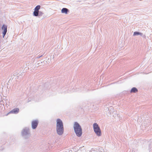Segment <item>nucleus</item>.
Wrapping results in <instances>:
<instances>
[{
  "instance_id": "nucleus-1",
  "label": "nucleus",
  "mask_w": 152,
  "mask_h": 152,
  "mask_svg": "<svg viewBox=\"0 0 152 152\" xmlns=\"http://www.w3.org/2000/svg\"><path fill=\"white\" fill-rule=\"evenodd\" d=\"M56 131L57 134L59 135H62L64 132L63 123L59 118L56 120Z\"/></svg>"
},
{
  "instance_id": "nucleus-2",
  "label": "nucleus",
  "mask_w": 152,
  "mask_h": 152,
  "mask_svg": "<svg viewBox=\"0 0 152 152\" xmlns=\"http://www.w3.org/2000/svg\"><path fill=\"white\" fill-rule=\"evenodd\" d=\"M74 132L78 137H80L82 134V129L81 126L77 122H75L73 126Z\"/></svg>"
},
{
  "instance_id": "nucleus-3",
  "label": "nucleus",
  "mask_w": 152,
  "mask_h": 152,
  "mask_svg": "<svg viewBox=\"0 0 152 152\" xmlns=\"http://www.w3.org/2000/svg\"><path fill=\"white\" fill-rule=\"evenodd\" d=\"M21 135L25 139H28L31 136L29 129L28 127L24 128L21 131Z\"/></svg>"
},
{
  "instance_id": "nucleus-4",
  "label": "nucleus",
  "mask_w": 152,
  "mask_h": 152,
  "mask_svg": "<svg viewBox=\"0 0 152 152\" xmlns=\"http://www.w3.org/2000/svg\"><path fill=\"white\" fill-rule=\"evenodd\" d=\"M93 129L94 132L98 136H100L102 133L100 127L96 123H94L93 124Z\"/></svg>"
},
{
  "instance_id": "nucleus-5",
  "label": "nucleus",
  "mask_w": 152,
  "mask_h": 152,
  "mask_svg": "<svg viewBox=\"0 0 152 152\" xmlns=\"http://www.w3.org/2000/svg\"><path fill=\"white\" fill-rule=\"evenodd\" d=\"M39 122L37 120L32 121L31 122V127L33 129H35L37 127L38 124Z\"/></svg>"
},
{
  "instance_id": "nucleus-6",
  "label": "nucleus",
  "mask_w": 152,
  "mask_h": 152,
  "mask_svg": "<svg viewBox=\"0 0 152 152\" xmlns=\"http://www.w3.org/2000/svg\"><path fill=\"white\" fill-rule=\"evenodd\" d=\"M41 6L40 5L37 6L34 9V11L33 13V15H37V12H38Z\"/></svg>"
},
{
  "instance_id": "nucleus-7",
  "label": "nucleus",
  "mask_w": 152,
  "mask_h": 152,
  "mask_svg": "<svg viewBox=\"0 0 152 152\" xmlns=\"http://www.w3.org/2000/svg\"><path fill=\"white\" fill-rule=\"evenodd\" d=\"M19 109L18 108H14L12 110H11L10 112H9L7 114V115L10 113H13V114H17L19 112Z\"/></svg>"
},
{
  "instance_id": "nucleus-8",
  "label": "nucleus",
  "mask_w": 152,
  "mask_h": 152,
  "mask_svg": "<svg viewBox=\"0 0 152 152\" xmlns=\"http://www.w3.org/2000/svg\"><path fill=\"white\" fill-rule=\"evenodd\" d=\"M20 72H19V70H17L16 71H15L13 73V75L14 76H17L18 77H20V78L22 77V75H23V73H21V74L22 75H19Z\"/></svg>"
},
{
  "instance_id": "nucleus-9",
  "label": "nucleus",
  "mask_w": 152,
  "mask_h": 152,
  "mask_svg": "<svg viewBox=\"0 0 152 152\" xmlns=\"http://www.w3.org/2000/svg\"><path fill=\"white\" fill-rule=\"evenodd\" d=\"M69 12V10L66 8H63L61 10V12L62 13L66 14H67Z\"/></svg>"
},
{
  "instance_id": "nucleus-10",
  "label": "nucleus",
  "mask_w": 152,
  "mask_h": 152,
  "mask_svg": "<svg viewBox=\"0 0 152 152\" xmlns=\"http://www.w3.org/2000/svg\"><path fill=\"white\" fill-rule=\"evenodd\" d=\"M7 25L3 24L1 27V29L3 30L2 32H7Z\"/></svg>"
},
{
  "instance_id": "nucleus-11",
  "label": "nucleus",
  "mask_w": 152,
  "mask_h": 152,
  "mask_svg": "<svg viewBox=\"0 0 152 152\" xmlns=\"http://www.w3.org/2000/svg\"><path fill=\"white\" fill-rule=\"evenodd\" d=\"M138 91V89L136 87H133L131 90L130 92L131 93H135Z\"/></svg>"
},
{
  "instance_id": "nucleus-12",
  "label": "nucleus",
  "mask_w": 152,
  "mask_h": 152,
  "mask_svg": "<svg viewBox=\"0 0 152 152\" xmlns=\"http://www.w3.org/2000/svg\"><path fill=\"white\" fill-rule=\"evenodd\" d=\"M109 108H110V109H108L107 110V112L109 114H111L112 113H113L114 112L113 108L112 107H111Z\"/></svg>"
},
{
  "instance_id": "nucleus-13",
  "label": "nucleus",
  "mask_w": 152,
  "mask_h": 152,
  "mask_svg": "<svg viewBox=\"0 0 152 152\" xmlns=\"http://www.w3.org/2000/svg\"><path fill=\"white\" fill-rule=\"evenodd\" d=\"M43 12L42 11H39L38 12H37V15H33L35 17H39L42 16V15H43Z\"/></svg>"
},
{
  "instance_id": "nucleus-14",
  "label": "nucleus",
  "mask_w": 152,
  "mask_h": 152,
  "mask_svg": "<svg viewBox=\"0 0 152 152\" xmlns=\"http://www.w3.org/2000/svg\"><path fill=\"white\" fill-rule=\"evenodd\" d=\"M140 34V32L137 31H134V32L133 35L134 36H138Z\"/></svg>"
},
{
  "instance_id": "nucleus-15",
  "label": "nucleus",
  "mask_w": 152,
  "mask_h": 152,
  "mask_svg": "<svg viewBox=\"0 0 152 152\" xmlns=\"http://www.w3.org/2000/svg\"><path fill=\"white\" fill-rule=\"evenodd\" d=\"M140 36L142 37L143 38H145L146 36L145 35H144L142 33L140 32V34H139Z\"/></svg>"
},
{
  "instance_id": "nucleus-16",
  "label": "nucleus",
  "mask_w": 152,
  "mask_h": 152,
  "mask_svg": "<svg viewBox=\"0 0 152 152\" xmlns=\"http://www.w3.org/2000/svg\"><path fill=\"white\" fill-rule=\"evenodd\" d=\"M7 32H2V36L4 38L5 35H6V33Z\"/></svg>"
},
{
  "instance_id": "nucleus-17",
  "label": "nucleus",
  "mask_w": 152,
  "mask_h": 152,
  "mask_svg": "<svg viewBox=\"0 0 152 152\" xmlns=\"http://www.w3.org/2000/svg\"><path fill=\"white\" fill-rule=\"evenodd\" d=\"M4 149V147L3 146H2L1 147H0V151H2Z\"/></svg>"
},
{
  "instance_id": "nucleus-18",
  "label": "nucleus",
  "mask_w": 152,
  "mask_h": 152,
  "mask_svg": "<svg viewBox=\"0 0 152 152\" xmlns=\"http://www.w3.org/2000/svg\"><path fill=\"white\" fill-rule=\"evenodd\" d=\"M42 55H41L40 56H38L37 58H40L41 57H42Z\"/></svg>"
},
{
  "instance_id": "nucleus-19",
  "label": "nucleus",
  "mask_w": 152,
  "mask_h": 152,
  "mask_svg": "<svg viewBox=\"0 0 152 152\" xmlns=\"http://www.w3.org/2000/svg\"><path fill=\"white\" fill-rule=\"evenodd\" d=\"M31 101V100H30L29 99V98L28 99V101H27V102H30Z\"/></svg>"
},
{
  "instance_id": "nucleus-20",
  "label": "nucleus",
  "mask_w": 152,
  "mask_h": 152,
  "mask_svg": "<svg viewBox=\"0 0 152 152\" xmlns=\"http://www.w3.org/2000/svg\"><path fill=\"white\" fill-rule=\"evenodd\" d=\"M72 151L71 150H70L69 151V152H71Z\"/></svg>"
}]
</instances>
